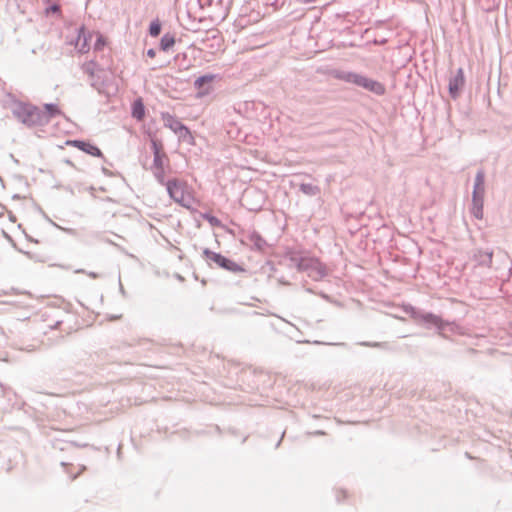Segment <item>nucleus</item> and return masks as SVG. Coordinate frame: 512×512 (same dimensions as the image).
<instances>
[{
  "instance_id": "nucleus-1",
  "label": "nucleus",
  "mask_w": 512,
  "mask_h": 512,
  "mask_svg": "<svg viewBox=\"0 0 512 512\" xmlns=\"http://www.w3.org/2000/svg\"><path fill=\"white\" fill-rule=\"evenodd\" d=\"M10 97V110L13 117L27 128H35L42 126L44 116L40 113V108L30 102H24L16 99L15 96Z\"/></svg>"
},
{
  "instance_id": "nucleus-2",
  "label": "nucleus",
  "mask_w": 512,
  "mask_h": 512,
  "mask_svg": "<svg viewBox=\"0 0 512 512\" xmlns=\"http://www.w3.org/2000/svg\"><path fill=\"white\" fill-rule=\"evenodd\" d=\"M404 311L417 324L423 325L427 329L436 328L440 335H443V332L447 328H449L450 331L453 330L454 323L443 320L440 316L432 312H426L410 304L404 307Z\"/></svg>"
},
{
  "instance_id": "nucleus-3",
  "label": "nucleus",
  "mask_w": 512,
  "mask_h": 512,
  "mask_svg": "<svg viewBox=\"0 0 512 512\" xmlns=\"http://www.w3.org/2000/svg\"><path fill=\"white\" fill-rule=\"evenodd\" d=\"M335 77L338 80L361 87L369 92L374 93L377 96H382L386 92V88L381 82L368 78L359 73L351 71H338Z\"/></svg>"
},
{
  "instance_id": "nucleus-4",
  "label": "nucleus",
  "mask_w": 512,
  "mask_h": 512,
  "mask_svg": "<svg viewBox=\"0 0 512 512\" xmlns=\"http://www.w3.org/2000/svg\"><path fill=\"white\" fill-rule=\"evenodd\" d=\"M484 194H485V171L479 169L476 172L474 179V186L472 191V206L471 213L476 219L483 218L484 207Z\"/></svg>"
},
{
  "instance_id": "nucleus-5",
  "label": "nucleus",
  "mask_w": 512,
  "mask_h": 512,
  "mask_svg": "<svg viewBox=\"0 0 512 512\" xmlns=\"http://www.w3.org/2000/svg\"><path fill=\"white\" fill-rule=\"evenodd\" d=\"M202 254L205 260L207 261L208 265L211 267L213 264H215L217 267L234 274L245 271V269L241 265H239L232 259L222 255L221 253L214 252L209 248H204Z\"/></svg>"
},
{
  "instance_id": "nucleus-6",
  "label": "nucleus",
  "mask_w": 512,
  "mask_h": 512,
  "mask_svg": "<svg viewBox=\"0 0 512 512\" xmlns=\"http://www.w3.org/2000/svg\"><path fill=\"white\" fill-rule=\"evenodd\" d=\"M297 270L299 272H306L308 276L315 281H320L327 276L326 265L315 257H305V259H298Z\"/></svg>"
},
{
  "instance_id": "nucleus-7",
  "label": "nucleus",
  "mask_w": 512,
  "mask_h": 512,
  "mask_svg": "<svg viewBox=\"0 0 512 512\" xmlns=\"http://www.w3.org/2000/svg\"><path fill=\"white\" fill-rule=\"evenodd\" d=\"M186 183L180 179L167 180L166 190L171 199L183 207H189L190 196H186Z\"/></svg>"
},
{
  "instance_id": "nucleus-8",
  "label": "nucleus",
  "mask_w": 512,
  "mask_h": 512,
  "mask_svg": "<svg viewBox=\"0 0 512 512\" xmlns=\"http://www.w3.org/2000/svg\"><path fill=\"white\" fill-rule=\"evenodd\" d=\"M162 119L164 121L165 126L170 128L174 133H176L180 140L187 143L192 142L193 136L191 134V131L175 116L169 113H164L162 114Z\"/></svg>"
},
{
  "instance_id": "nucleus-9",
  "label": "nucleus",
  "mask_w": 512,
  "mask_h": 512,
  "mask_svg": "<svg viewBox=\"0 0 512 512\" xmlns=\"http://www.w3.org/2000/svg\"><path fill=\"white\" fill-rule=\"evenodd\" d=\"M243 201L250 211H259L265 202V194L263 191L255 188L247 189L243 195Z\"/></svg>"
},
{
  "instance_id": "nucleus-10",
  "label": "nucleus",
  "mask_w": 512,
  "mask_h": 512,
  "mask_svg": "<svg viewBox=\"0 0 512 512\" xmlns=\"http://www.w3.org/2000/svg\"><path fill=\"white\" fill-rule=\"evenodd\" d=\"M151 149L153 152V164L151 168H164L165 162H169L167 154L164 152L163 144L160 140L151 139Z\"/></svg>"
},
{
  "instance_id": "nucleus-11",
  "label": "nucleus",
  "mask_w": 512,
  "mask_h": 512,
  "mask_svg": "<svg viewBox=\"0 0 512 512\" xmlns=\"http://www.w3.org/2000/svg\"><path fill=\"white\" fill-rule=\"evenodd\" d=\"M464 84H465L464 72H463L462 68H459L456 71L455 75L450 77L449 83H448V91H449V95L451 96L452 99L455 100L458 98L459 93H460L461 89L463 88Z\"/></svg>"
},
{
  "instance_id": "nucleus-12",
  "label": "nucleus",
  "mask_w": 512,
  "mask_h": 512,
  "mask_svg": "<svg viewBox=\"0 0 512 512\" xmlns=\"http://www.w3.org/2000/svg\"><path fill=\"white\" fill-rule=\"evenodd\" d=\"M73 147L94 157L104 158L102 151L94 144L86 140H71L67 142Z\"/></svg>"
},
{
  "instance_id": "nucleus-13",
  "label": "nucleus",
  "mask_w": 512,
  "mask_h": 512,
  "mask_svg": "<svg viewBox=\"0 0 512 512\" xmlns=\"http://www.w3.org/2000/svg\"><path fill=\"white\" fill-rule=\"evenodd\" d=\"M44 109H45L44 111L40 109V113L44 116V121H42V126L48 124L52 118L61 114L59 107L54 103L45 104Z\"/></svg>"
},
{
  "instance_id": "nucleus-14",
  "label": "nucleus",
  "mask_w": 512,
  "mask_h": 512,
  "mask_svg": "<svg viewBox=\"0 0 512 512\" xmlns=\"http://www.w3.org/2000/svg\"><path fill=\"white\" fill-rule=\"evenodd\" d=\"M474 258L478 265L484 266V267H490L492 264V258H493V251L491 250H477V252L474 255Z\"/></svg>"
},
{
  "instance_id": "nucleus-15",
  "label": "nucleus",
  "mask_w": 512,
  "mask_h": 512,
  "mask_svg": "<svg viewBox=\"0 0 512 512\" xmlns=\"http://www.w3.org/2000/svg\"><path fill=\"white\" fill-rule=\"evenodd\" d=\"M131 114L136 120H142L144 118L145 106L141 98H138L133 102Z\"/></svg>"
},
{
  "instance_id": "nucleus-16",
  "label": "nucleus",
  "mask_w": 512,
  "mask_h": 512,
  "mask_svg": "<svg viewBox=\"0 0 512 512\" xmlns=\"http://www.w3.org/2000/svg\"><path fill=\"white\" fill-rule=\"evenodd\" d=\"M215 78V75L212 74H205L202 76H199L194 81V87L199 90H204L205 92H208V88H206V85H209L213 79Z\"/></svg>"
},
{
  "instance_id": "nucleus-17",
  "label": "nucleus",
  "mask_w": 512,
  "mask_h": 512,
  "mask_svg": "<svg viewBox=\"0 0 512 512\" xmlns=\"http://www.w3.org/2000/svg\"><path fill=\"white\" fill-rule=\"evenodd\" d=\"M175 36L171 33H165L160 40V50L168 52L175 45Z\"/></svg>"
},
{
  "instance_id": "nucleus-18",
  "label": "nucleus",
  "mask_w": 512,
  "mask_h": 512,
  "mask_svg": "<svg viewBox=\"0 0 512 512\" xmlns=\"http://www.w3.org/2000/svg\"><path fill=\"white\" fill-rule=\"evenodd\" d=\"M248 238L257 250L262 251L267 246L266 240L256 231L251 232Z\"/></svg>"
},
{
  "instance_id": "nucleus-19",
  "label": "nucleus",
  "mask_w": 512,
  "mask_h": 512,
  "mask_svg": "<svg viewBox=\"0 0 512 512\" xmlns=\"http://www.w3.org/2000/svg\"><path fill=\"white\" fill-rule=\"evenodd\" d=\"M299 190L307 196H316L320 193V188L310 183H301Z\"/></svg>"
},
{
  "instance_id": "nucleus-20",
  "label": "nucleus",
  "mask_w": 512,
  "mask_h": 512,
  "mask_svg": "<svg viewBox=\"0 0 512 512\" xmlns=\"http://www.w3.org/2000/svg\"><path fill=\"white\" fill-rule=\"evenodd\" d=\"M82 69H83V72L88 74L91 78H94L96 71L101 70L99 68L98 64L93 60L86 62L83 65Z\"/></svg>"
},
{
  "instance_id": "nucleus-21",
  "label": "nucleus",
  "mask_w": 512,
  "mask_h": 512,
  "mask_svg": "<svg viewBox=\"0 0 512 512\" xmlns=\"http://www.w3.org/2000/svg\"><path fill=\"white\" fill-rule=\"evenodd\" d=\"M153 175L160 185L166 187L167 180L165 179V168H151Z\"/></svg>"
},
{
  "instance_id": "nucleus-22",
  "label": "nucleus",
  "mask_w": 512,
  "mask_h": 512,
  "mask_svg": "<svg viewBox=\"0 0 512 512\" xmlns=\"http://www.w3.org/2000/svg\"><path fill=\"white\" fill-rule=\"evenodd\" d=\"M161 23L158 19L153 20L149 25V34L151 37H157L161 33Z\"/></svg>"
},
{
  "instance_id": "nucleus-23",
  "label": "nucleus",
  "mask_w": 512,
  "mask_h": 512,
  "mask_svg": "<svg viewBox=\"0 0 512 512\" xmlns=\"http://www.w3.org/2000/svg\"><path fill=\"white\" fill-rule=\"evenodd\" d=\"M202 218L206 220L212 227H222V222L216 216L210 213L202 214Z\"/></svg>"
},
{
  "instance_id": "nucleus-24",
  "label": "nucleus",
  "mask_w": 512,
  "mask_h": 512,
  "mask_svg": "<svg viewBox=\"0 0 512 512\" xmlns=\"http://www.w3.org/2000/svg\"><path fill=\"white\" fill-rule=\"evenodd\" d=\"M360 345L365 346V347L389 349V345H388L387 342H368V341H364V342H361Z\"/></svg>"
},
{
  "instance_id": "nucleus-25",
  "label": "nucleus",
  "mask_w": 512,
  "mask_h": 512,
  "mask_svg": "<svg viewBox=\"0 0 512 512\" xmlns=\"http://www.w3.org/2000/svg\"><path fill=\"white\" fill-rule=\"evenodd\" d=\"M84 30H85L84 26H81V27L79 28V34H78V41H79V40L81 39V37L83 36V44H82L81 48L79 49V51H80L81 53L86 52V51L88 50L87 37H86V36H85V34H84Z\"/></svg>"
},
{
  "instance_id": "nucleus-26",
  "label": "nucleus",
  "mask_w": 512,
  "mask_h": 512,
  "mask_svg": "<svg viewBox=\"0 0 512 512\" xmlns=\"http://www.w3.org/2000/svg\"><path fill=\"white\" fill-rule=\"evenodd\" d=\"M106 45V41L102 35H99L94 43V50H101Z\"/></svg>"
},
{
  "instance_id": "nucleus-27",
  "label": "nucleus",
  "mask_w": 512,
  "mask_h": 512,
  "mask_svg": "<svg viewBox=\"0 0 512 512\" xmlns=\"http://www.w3.org/2000/svg\"><path fill=\"white\" fill-rule=\"evenodd\" d=\"M199 7L204 9L212 4V0H197Z\"/></svg>"
},
{
  "instance_id": "nucleus-28",
  "label": "nucleus",
  "mask_w": 512,
  "mask_h": 512,
  "mask_svg": "<svg viewBox=\"0 0 512 512\" xmlns=\"http://www.w3.org/2000/svg\"><path fill=\"white\" fill-rule=\"evenodd\" d=\"M345 497H346V491L340 490V491L336 492V500H337V502H341L342 498H345Z\"/></svg>"
},
{
  "instance_id": "nucleus-29",
  "label": "nucleus",
  "mask_w": 512,
  "mask_h": 512,
  "mask_svg": "<svg viewBox=\"0 0 512 512\" xmlns=\"http://www.w3.org/2000/svg\"><path fill=\"white\" fill-rule=\"evenodd\" d=\"M298 259H305V257H299V256H296V255H293L290 257V262L292 265H294L296 268H297V260Z\"/></svg>"
},
{
  "instance_id": "nucleus-30",
  "label": "nucleus",
  "mask_w": 512,
  "mask_h": 512,
  "mask_svg": "<svg viewBox=\"0 0 512 512\" xmlns=\"http://www.w3.org/2000/svg\"><path fill=\"white\" fill-rule=\"evenodd\" d=\"M146 55L150 58H154L156 56V50L154 48H150L147 50Z\"/></svg>"
},
{
  "instance_id": "nucleus-31",
  "label": "nucleus",
  "mask_w": 512,
  "mask_h": 512,
  "mask_svg": "<svg viewBox=\"0 0 512 512\" xmlns=\"http://www.w3.org/2000/svg\"><path fill=\"white\" fill-rule=\"evenodd\" d=\"M48 10L52 11V12H59L60 11V6L57 5V4H53L52 6H50L48 8Z\"/></svg>"
},
{
  "instance_id": "nucleus-32",
  "label": "nucleus",
  "mask_w": 512,
  "mask_h": 512,
  "mask_svg": "<svg viewBox=\"0 0 512 512\" xmlns=\"http://www.w3.org/2000/svg\"><path fill=\"white\" fill-rule=\"evenodd\" d=\"M25 236H26V239H27L28 241H30V242H34V243H40V242H41L40 240L35 239V238H33V237H31V236H29V235H27V234H25Z\"/></svg>"
},
{
  "instance_id": "nucleus-33",
  "label": "nucleus",
  "mask_w": 512,
  "mask_h": 512,
  "mask_svg": "<svg viewBox=\"0 0 512 512\" xmlns=\"http://www.w3.org/2000/svg\"><path fill=\"white\" fill-rule=\"evenodd\" d=\"M119 291L120 293L125 297L126 296V291L121 283V281L119 282Z\"/></svg>"
},
{
  "instance_id": "nucleus-34",
  "label": "nucleus",
  "mask_w": 512,
  "mask_h": 512,
  "mask_svg": "<svg viewBox=\"0 0 512 512\" xmlns=\"http://www.w3.org/2000/svg\"><path fill=\"white\" fill-rule=\"evenodd\" d=\"M102 172H103V174H105L106 176H109V177L113 175V174H112V172H111V171H109V170H108L107 168H105V167H102Z\"/></svg>"
},
{
  "instance_id": "nucleus-35",
  "label": "nucleus",
  "mask_w": 512,
  "mask_h": 512,
  "mask_svg": "<svg viewBox=\"0 0 512 512\" xmlns=\"http://www.w3.org/2000/svg\"><path fill=\"white\" fill-rule=\"evenodd\" d=\"M310 434H311V435H324V434H325V432H324V431H322V430H317V431H314V432H312V433H310Z\"/></svg>"
},
{
  "instance_id": "nucleus-36",
  "label": "nucleus",
  "mask_w": 512,
  "mask_h": 512,
  "mask_svg": "<svg viewBox=\"0 0 512 512\" xmlns=\"http://www.w3.org/2000/svg\"><path fill=\"white\" fill-rule=\"evenodd\" d=\"M284 435H285V432H283V433H282L281 438H280V439H279V441L276 443V445H275V447H276V448H278V447L280 446L281 441H282V439H283Z\"/></svg>"
},
{
  "instance_id": "nucleus-37",
  "label": "nucleus",
  "mask_w": 512,
  "mask_h": 512,
  "mask_svg": "<svg viewBox=\"0 0 512 512\" xmlns=\"http://www.w3.org/2000/svg\"><path fill=\"white\" fill-rule=\"evenodd\" d=\"M91 86L99 90L98 83L96 81H93Z\"/></svg>"
},
{
  "instance_id": "nucleus-38",
  "label": "nucleus",
  "mask_w": 512,
  "mask_h": 512,
  "mask_svg": "<svg viewBox=\"0 0 512 512\" xmlns=\"http://www.w3.org/2000/svg\"><path fill=\"white\" fill-rule=\"evenodd\" d=\"M271 5H272L275 9H278V8H279V4H278V2H277V1L273 2Z\"/></svg>"
},
{
  "instance_id": "nucleus-39",
  "label": "nucleus",
  "mask_w": 512,
  "mask_h": 512,
  "mask_svg": "<svg viewBox=\"0 0 512 512\" xmlns=\"http://www.w3.org/2000/svg\"><path fill=\"white\" fill-rule=\"evenodd\" d=\"M50 224L56 228H61L59 225H57L55 222H53L52 220H49Z\"/></svg>"
},
{
  "instance_id": "nucleus-40",
  "label": "nucleus",
  "mask_w": 512,
  "mask_h": 512,
  "mask_svg": "<svg viewBox=\"0 0 512 512\" xmlns=\"http://www.w3.org/2000/svg\"><path fill=\"white\" fill-rule=\"evenodd\" d=\"M319 295L326 300L329 298L325 293H320Z\"/></svg>"
},
{
  "instance_id": "nucleus-41",
  "label": "nucleus",
  "mask_w": 512,
  "mask_h": 512,
  "mask_svg": "<svg viewBox=\"0 0 512 512\" xmlns=\"http://www.w3.org/2000/svg\"><path fill=\"white\" fill-rule=\"evenodd\" d=\"M316 0H303L304 3H312V2H315Z\"/></svg>"
},
{
  "instance_id": "nucleus-42",
  "label": "nucleus",
  "mask_w": 512,
  "mask_h": 512,
  "mask_svg": "<svg viewBox=\"0 0 512 512\" xmlns=\"http://www.w3.org/2000/svg\"><path fill=\"white\" fill-rule=\"evenodd\" d=\"M306 292L308 293H314V291L311 288H306Z\"/></svg>"
},
{
  "instance_id": "nucleus-43",
  "label": "nucleus",
  "mask_w": 512,
  "mask_h": 512,
  "mask_svg": "<svg viewBox=\"0 0 512 512\" xmlns=\"http://www.w3.org/2000/svg\"><path fill=\"white\" fill-rule=\"evenodd\" d=\"M280 282L284 285H288L289 283L288 282H285V280H280Z\"/></svg>"
},
{
  "instance_id": "nucleus-44",
  "label": "nucleus",
  "mask_w": 512,
  "mask_h": 512,
  "mask_svg": "<svg viewBox=\"0 0 512 512\" xmlns=\"http://www.w3.org/2000/svg\"><path fill=\"white\" fill-rule=\"evenodd\" d=\"M79 473L75 474L73 477H72V480H75L77 477H78Z\"/></svg>"
},
{
  "instance_id": "nucleus-45",
  "label": "nucleus",
  "mask_w": 512,
  "mask_h": 512,
  "mask_svg": "<svg viewBox=\"0 0 512 512\" xmlns=\"http://www.w3.org/2000/svg\"><path fill=\"white\" fill-rule=\"evenodd\" d=\"M66 163L72 165V162L70 160H66Z\"/></svg>"
},
{
  "instance_id": "nucleus-46",
  "label": "nucleus",
  "mask_w": 512,
  "mask_h": 512,
  "mask_svg": "<svg viewBox=\"0 0 512 512\" xmlns=\"http://www.w3.org/2000/svg\"><path fill=\"white\" fill-rule=\"evenodd\" d=\"M335 345L343 346V345H344V343H336Z\"/></svg>"
},
{
  "instance_id": "nucleus-47",
  "label": "nucleus",
  "mask_w": 512,
  "mask_h": 512,
  "mask_svg": "<svg viewBox=\"0 0 512 512\" xmlns=\"http://www.w3.org/2000/svg\"><path fill=\"white\" fill-rule=\"evenodd\" d=\"M46 2H49L50 0H45Z\"/></svg>"
}]
</instances>
